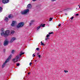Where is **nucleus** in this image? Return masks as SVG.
Instances as JSON below:
<instances>
[{
	"mask_svg": "<svg viewBox=\"0 0 80 80\" xmlns=\"http://www.w3.org/2000/svg\"><path fill=\"white\" fill-rule=\"evenodd\" d=\"M32 5L30 4H28L27 6V9H25L24 11H22L21 12V14L22 15H25L28 13L30 12V10L32 8Z\"/></svg>",
	"mask_w": 80,
	"mask_h": 80,
	"instance_id": "nucleus-1",
	"label": "nucleus"
},
{
	"mask_svg": "<svg viewBox=\"0 0 80 80\" xmlns=\"http://www.w3.org/2000/svg\"><path fill=\"white\" fill-rule=\"evenodd\" d=\"M24 54V52H20V54H18V55L16 56L15 58L12 59V61L14 62V63L15 62H17L18 61V59L20 58V57L22 55H23Z\"/></svg>",
	"mask_w": 80,
	"mask_h": 80,
	"instance_id": "nucleus-2",
	"label": "nucleus"
},
{
	"mask_svg": "<svg viewBox=\"0 0 80 80\" xmlns=\"http://www.w3.org/2000/svg\"><path fill=\"white\" fill-rule=\"evenodd\" d=\"M9 33H10V31L9 30H7L6 31L5 33H4V32H2L1 33V35L2 36H3L4 37H7L9 35Z\"/></svg>",
	"mask_w": 80,
	"mask_h": 80,
	"instance_id": "nucleus-3",
	"label": "nucleus"
},
{
	"mask_svg": "<svg viewBox=\"0 0 80 80\" xmlns=\"http://www.w3.org/2000/svg\"><path fill=\"white\" fill-rule=\"evenodd\" d=\"M23 25H24V23L23 22H21L19 23L18 25H17L16 27L17 28H20V27H22Z\"/></svg>",
	"mask_w": 80,
	"mask_h": 80,
	"instance_id": "nucleus-4",
	"label": "nucleus"
},
{
	"mask_svg": "<svg viewBox=\"0 0 80 80\" xmlns=\"http://www.w3.org/2000/svg\"><path fill=\"white\" fill-rule=\"evenodd\" d=\"M12 54H11L8 57V58L7 59V60H6V62H9V60H10V59L11 58H12Z\"/></svg>",
	"mask_w": 80,
	"mask_h": 80,
	"instance_id": "nucleus-5",
	"label": "nucleus"
},
{
	"mask_svg": "<svg viewBox=\"0 0 80 80\" xmlns=\"http://www.w3.org/2000/svg\"><path fill=\"white\" fill-rule=\"evenodd\" d=\"M16 24H17V22L13 21L12 22L11 25L12 26H15V25Z\"/></svg>",
	"mask_w": 80,
	"mask_h": 80,
	"instance_id": "nucleus-6",
	"label": "nucleus"
},
{
	"mask_svg": "<svg viewBox=\"0 0 80 80\" xmlns=\"http://www.w3.org/2000/svg\"><path fill=\"white\" fill-rule=\"evenodd\" d=\"M9 2V0H2V3H8Z\"/></svg>",
	"mask_w": 80,
	"mask_h": 80,
	"instance_id": "nucleus-7",
	"label": "nucleus"
},
{
	"mask_svg": "<svg viewBox=\"0 0 80 80\" xmlns=\"http://www.w3.org/2000/svg\"><path fill=\"white\" fill-rule=\"evenodd\" d=\"M16 40V38H12L10 41L11 43H12L13 41H15Z\"/></svg>",
	"mask_w": 80,
	"mask_h": 80,
	"instance_id": "nucleus-8",
	"label": "nucleus"
},
{
	"mask_svg": "<svg viewBox=\"0 0 80 80\" xmlns=\"http://www.w3.org/2000/svg\"><path fill=\"white\" fill-rule=\"evenodd\" d=\"M8 42L5 40V41L4 42V46H7V45H8Z\"/></svg>",
	"mask_w": 80,
	"mask_h": 80,
	"instance_id": "nucleus-9",
	"label": "nucleus"
},
{
	"mask_svg": "<svg viewBox=\"0 0 80 80\" xmlns=\"http://www.w3.org/2000/svg\"><path fill=\"white\" fill-rule=\"evenodd\" d=\"M34 22H35V20H31L30 21V22L29 23V25H30V26H31V25H32V24H33V23Z\"/></svg>",
	"mask_w": 80,
	"mask_h": 80,
	"instance_id": "nucleus-10",
	"label": "nucleus"
},
{
	"mask_svg": "<svg viewBox=\"0 0 80 80\" xmlns=\"http://www.w3.org/2000/svg\"><path fill=\"white\" fill-rule=\"evenodd\" d=\"M8 62H6V61L5 62H4L3 63V64H2V68H4V67H5V65H6V63H7Z\"/></svg>",
	"mask_w": 80,
	"mask_h": 80,
	"instance_id": "nucleus-11",
	"label": "nucleus"
},
{
	"mask_svg": "<svg viewBox=\"0 0 80 80\" xmlns=\"http://www.w3.org/2000/svg\"><path fill=\"white\" fill-rule=\"evenodd\" d=\"M8 17L9 18H13V16L12 14H10L9 15Z\"/></svg>",
	"mask_w": 80,
	"mask_h": 80,
	"instance_id": "nucleus-12",
	"label": "nucleus"
},
{
	"mask_svg": "<svg viewBox=\"0 0 80 80\" xmlns=\"http://www.w3.org/2000/svg\"><path fill=\"white\" fill-rule=\"evenodd\" d=\"M4 20L6 22H7V21H8V17H6L4 19Z\"/></svg>",
	"mask_w": 80,
	"mask_h": 80,
	"instance_id": "nucleus-13",
	"label": "nucleus"
},
{
	"mask_svg": "<svg viewBox=\"0 0 80 80\" xmlns=\"http://www.w3.org/2000/svg\"><path fill=\"white\" fill-rule=\"evenodd\" d=\"M45 24H41V25H40V26H41V27H45Z\"/></svg>",
	"mask_w": 80,
	"mask_h": 80,
	"instance_id": "nucleus-14",
	"label": "nucleus"
},
{
	"mask_svg": "<svg viewBox=\"0 0 80 80\" xmlns=\"http://www.w3.org/2000/svg\"><path fill=\"white\" fill-rule=\"evenodd\" d=\"M41 28V27L40 26V25L39 26L37 27V30L38 31L39 30V29H40V28Z\"/></svg>",
	"mask_w": 80,
	"mask_h": 80,
	"instance_id": "nucleus-15",
	"label": "nucleus"
},
{
	"mask_svg": "<svg viewBox=\"0 0 80 80\" xmlns=\"http://www.w3.org/2000/svg\"><path fill=\"white\" fill-rule=\"evenodd\" d=\"M2 10H3V8L1 7H0V13L2 12Z\"/></svg>",
	"mask_w": 80,
	"mask_h": 80,
	"instance_id": "nucleus-16",
	"label": "nucleus"
},
{
	"mask_svg": "<svg viewBox=\"0 0 80 80\" xmlns=\"http://www.w3.org/2000/svg\"><path fill=\"white\" fill-rule=\"evenodd\" d=\"M14 32H15V31L14 30H12L11 32V34H13V33H14Z\"/></svg>",
	"mask_w": 80,
	"mask_h": 80,
	"instance_id": "nucleus-17",
	"label": "nucleus"
},
{
	"mask_svg": "<svg viewBox=\"0 0 80 80\" xmlns=\"http://www.w3.org/2000/svg\"><path fill=\"white\" fill-rule=\"evenodd\" d=\"M15 50H12L11 52L12 53V54H13V53H15Z\"/></svg>",
	"mask_w": 80,
	"mask_h": 80,
	"instance_id": "nucleus-18",
	"label": "nucleus"
},
{
	"mask_svg": "<svg viewBox=\"0 0 80 80\" xmlns=\"http://www.w3.org/2000/svg\"><path fill=\"white\" fill-rule=\"evenodd\" d=\"M50 37V36H49V35L47 34V35L46 37H47V38H48V37Z\"/></svg>",
	"mask_w": 80,
	"mask_h": 80,
	"instance_id": "nucleus-19",
	"label": "nucleus"
},
{
	"mask_svg": "<svg viewBox=\"0 0 80 80\" xmlns=\"http://www.w3.org/2000/svg\"><path fill=\"white\" fill-rule=\"evenodd\" d=\"M41 43L42 45H45L43 43H42V41H41Z\"/></svg>",
	"mask_w": 80,
	"mask_h": 80,
	"instance_id": "nucleus-20",
	"label": "nucleus"
},
{
	"mask_svg": "<svg viewBox=\"0 0 80 80\" xmlns=\"http://www.w3.org/2000/svg\"><path fill=\"white\" fill-rule=\"evenodd\" d=\"M52 19H53L52 18H50L49 21H52Z\"/></svg>",
	"mask_w": 80,
	"mask_h": 80,
	"instance_id": "nucleus-21",
	"label": "nucleus"
},
{
	"mask_svg": "<svg viewBox=\"0 0 80 80\" xmlns=\"http://www.w3.org/2000/svg\"><path fill=\"white\" fill-rule=\"evenodd\" d=\"M37 57H39V58H40L41 55H38V56H37Z\"/></svg>",
	"mask_w": 80,
	"mask_h": 80,
	"instance_id": "nucleus-22",
	"label": "nucleus"
},
{
	"mask_svg": "<svg viewBox=\"0 0 80 80\" xmlns=\"http://www.w3.org/2000/svg\"><path fill=\"white\" fill-rule=\"evenodd\" d=\"M51 34H53V32H49V35H51Z\"/></svg>",
	"mask_w": 80,
	"mask_h": 80,
	"instance_id": "nucleus-23",
	"label": "nucleus"
},
{
	"mask_svg": "<svg viewBox=\"0 0 80 80\" xmlns=\"http://www.w3.org/2000/svg\"><path fill=\"white\" fill-rule=\"evenodd\" d=\"M64 72H65V73H67V72H68V71L64 70Z\"/></svg>",
	"mask_w": 80,
	"mask_h": 80,
	"instance_id": "nucleus-24",
	"label": "nucleus"
},
{
	"mask_svg": "<svg viewBox=\"0 0 80 80\" xmlns=\"http://www.w3.org/2000/svg\"><path fill=\"white\" fill-rule=\"evenodd\" d=\"M1 31L3 32V28H2L1 29Z\"/></svg>",
	"mask_w": 80,
	"mask_h": 80,
	"instance_id": "nucleus-25",
	"label": "nucleus"
},
{
	"mask_svg": "<svg viewBox=\"0 0 80 80\" xmlns=\"http://www.w3.org/2000/svg\"><path fill=\"white\" fill-rule=\"evenodd\" d=\"M20 65V63H18L17 64V66H19Z\"/></svg>",
	"mask_w": 80,
	"mask_h": 80,
	"instance_id": "nucleus-26",
	"label": "nucleus"
},
{
	"mask_svg": "<svg viewBox=\"0 0 80 80\" xmlns=\"http://www.w3.org/2000/svg\"><path fill=\"white\" fill-rule=\"evenodd\" d=\"M36 50H38H38H39V48H36Z\"/></svg>",
	"mask_w": 80,
	"mask_h": 80,
	"instance_id": "nucleus-27",
	"label": "nucleus"
},
{
	"mask_svg": "<svg viewBox=\"0 0 80 80\" xmlns=\"http://www.w3.org/2000/svg\"><path fill=\"white\" fill-rule=\"evenodd\" d=\"M48 39V38H46L45 39V40H47Z\"/></svg>",
	"mask_w": 80,
	"mask_h": 80,
	"instance_id": "nucleus-28",
	"label": "nucleus"
},
{
	"mask_svg": "<svg viewBox=\"0 0 80 80\" xmlns=\"http://www.w3.org/2000/svg\"><path fill=\"white\" fill-rule=\"evenodd\" d=\"M32 57H35V54H33V55H32Z\"/></svg>",
	"mask_w": 80,
	"mask_h": 80,
	"instance_id": "nucleus-29",
	"label": "nucleus"
},
{
	"mask_svg": "<svg viewBox=\"0 0 80 80\" xmlns=\"http://www.w3.org/2000/svg\"><path fill=\"white\" fill-rule=\"evenodd\" d=\"M73 18H74V17H72V18H71V20H73Z\"/></svg>",
	"mask_w": 80,
	"mask_h": 80,
	"instance_id": "nucleus-30",
	"label": "nucleus"
},
{
	"mask_svg": "<svg viewBox=\"0 0 80 80\" xmlns=\"http://www.w3.org/2000/svg\"><path fill=\"white\" fill-rule=\"evenodd\" d=\"M32 62H30V63H29V65H32Z\"/></svg>",
	"mask_w": 80,
	"mask_h": 80,
	"instance_id": "nucleus-31",
	"label": "nucleus"
},
{
	"mask_svg": "<svg viewBox=\"0 0 80 80\" xmlns=\"http://www.w3.org/2000/svg\"><path fill=\"white\" fill-rule=\"evenodd\" d=\"M58 26V27H60V26H61V24H59Z\"/></svg>",
	"mask_w": 80,
	"mask_h": 80,
	"instance_id": "nucleus-32",
	"label": "nucleus"
},
{
	"mask_svg": "<svg viewBox=\"0 0 80 80\" xmlns=\"http://www.w3.org/2000/svg\"><path fill=\"white\" fill-rule=\"evenodd\" d=\"M78 15H79L78 14H76V16H78Z\"/></svg>",
	"mask_w": 80,
	"mask_h": 80,
	"instance_id": "nucleus-33",
	"label": "nucleus"
},
{
	"mask_svg": "<svg viewBox=\"0 0 80 80\" xmlns=\"http://www.w3.org/2000/svg\"><path fill=\"white\" fill-rule=\"evenodd\" d=\"M56 0H51L52 2H54V1H55Z\"/></svg>",
	"mask_w": 80,
	"mask_h": 80,
	"instance_id": "nucleus-34",
	"label": "nucleus"
},
{
	"mask_svg": "<svg viewBox=\"0 0 80 80\" xmlns=\"http://www.w3.org/2000/svg\"><path fill=\"white\" fill-rule=\"evenodd\" d=\"M39 54V53H37V55H38V54Z\"/></svg>",
	"mask_w": 80,
	"mask_h": 80,
	"instance_id": "nucleus-35",
	"label": "nucleus"
},
{
	"mask_svg": "<svg viewBox=\"0 0 80 80\" xmlns=\"http://www.w3.org/2000/svg\"><path fill=\"white\" fill-rule=\"evenodd\" d=\"M32 1H33V2H35V1H36V0H32Z\"/></svg>",
	"mask_w": 80,
	"mask_h": 80,
	"instance_id": "nucleus-36",
	"label": "nucleus"
},
{
	"mask_svg": "<svg viewBox=\"0 0 80 80\" xmlns=\"http://www.w3.org/2000/svg\"><path fill=\"white\" fill-rule=\"evenodd\" d=\"M34 61H35V62H37V60H35Z\"/></svg>",
	"mask_w": 80,
	"mask_h": 80,
	"instance_id": "nucleus-37",
	"label": "nucleus"
},
{
	"mask_svg": "<svg viewBox=\"0 0 80 80\" xmlns=\"http://www.w3.org/2000/svg\"><path fill=\"white\" fill-rule=\"evenodd\" d=\"M28 75H29L30 74V72H28Z\"/></svg>",
	"mask_w": 80,
	"mask_h": 80,
	"instance_id": "nucleus-38",
	"label": "nucleus"
},
{
	"mask_svg": "<svg viewBox=\"0 0 80 80\" xmlns=\"http://www.w3.org/2000/svg\"><path fill=\"white\" fill-rule=\"evenodd\" d=\"M79 6H80L79 5H78V7H79Z\"/></svg>",
	"mask_w": 80,
	"mask_h": 80,
	"instance_id": "nucleus-39",
	"label": "nucleus"
},
{
	"mask_svg": "<svg viewBox=\"0 0 80 80\" xmlns=\"http://www.w3.org/2000/svg\"><path fill=\"white\" fill-rule=\"evenodd\" d=\"M76 10H77V8H76Z\"/></svg>",
	"mask_w": 80,
	"mask_h": 80,
	"instance_id": "nucleus-40",
	"label": "nucleus"
},
{
	"mask_svg": "<svg viewBox=\"0 0 80 80\" xmlns=\"http://www.w3.org/2000/svg\"><path fill=\"white\" fill-rule=\"evenodd\" d=\"M66 15H67V14H65Z\"/></svg>",
	"mask_w": 80,
	"mask_h": 80,
	"instance_id": "nucleus-41",
	"label": "nucleus"
}]
</instances>
